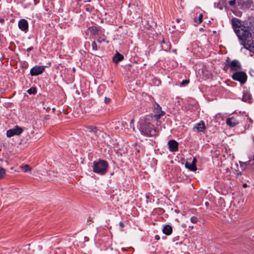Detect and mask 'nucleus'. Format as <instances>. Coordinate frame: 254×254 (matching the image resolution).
<instances>
[{"label":"nucleus","mask_w":254,"mask_h":254,"mask_svg":"<svg viewBox=\"0 0 254 254\" xmlns=\"http://www.w3.org/2000/svg\"><path fill=\"white\" fill-rule=\"evenodd\" d=\"M235 3H236L235 0H232L229 1V5L231 6L235 5Z\"/></svg>","instance_id":"nucleus-30"},{"label":"nucleus","mask_w":254,"mask_h":254,"mask_svg":"<svg viewBox=\"0 0 254 254\" xmlns=\"http://www.w3.org/2000/svg\"><path fill=\"white\" fill-rule=\"evenodd\" d=\"M194 227L193 226H189V228H190L191 229H193Z\"/></svg>","instance_id":"nucleus-39"},{"label":"nucleus","mask_w":254,"mask_h":254,"mask_svg":"<svg viewBox=\"0 0 254 254\" xmlns=\"http://www.w3.org/2000/svg\"><path fill=\"white\" fill-rule=\"evenodd\" d=\"M23 131L22 127L16 126L11 129H8L6 132V135L8 137H12L14 135H19Z\"/></svg>","instance_id":"nucleus-5"},{"label":"nucleus","mask_w":254,"mask_h":254,"mask_svg":"<svg viewBox=\"0 0 254 254\" xmlns=\"http://www.w3.org/2000/svg\"><path fill=\"white\" fill-rule=\"evenodd\" d=\"M89 30L91 34L94 35H98L99 33V28L95 26H92L89 28Z\"/></svg>","instance_id":"nucleus-18"},{"label":"nucleus","mask_w":254,"mask_h":254,"mask_svg":"<svg viewBox=\"0 0 254 254\" xmlns=\"http://www.w3.org/2000/svg\"><path fill=\"white\" fill-rule=\"evenodd\" d=\"M27 92L29 94H35L36 92V89L35 88H31L30 89H29L28 90H27Z\"/></svg>","instance_id":"nucleus-23"},{"label":"nucleus","mask_w":254,"mask_h":254,"mask_svg":"<svg viewBox=\"0 0 254 254\" xmlns=\"http://www.w3.org/2000/svg\"><path fill=\"white\" fill-rule=\"evenodd\" d=\"M243 186L244 188H246L247 187V184H244L243 185Z\"/></svg>","instance_id":"nucleus-38"},{"label":"nucleus","mask_w":254,"mask_h":254,"mask_svg":"<svg viewBox=\"0 0 254 254\" xmlns=\"http://www.w3.org/2000/svg\"><path fill=\"white\" fill-rule=\"evenodd\" d=\"M162 231L165 235H170L172 233V228L171 226L166 225L163 227Z\"/></svg>","instance_id":"nucleus-16"},{"label":"nucleus","mask_w":254,"mask_h":254,"mask_svg":"<svg viewBox=\"0 0 254 254\" xmlns=\"http://www.w3.org/2000/svg\"><path fill=\"white\" fill-rule=\"evenodd\" d=\"M154 117L156 120L160 119L165 115V112L162 111L161 107L159 104H157L154 108Z\"/></svg>","instance_id":"nucleus-7"},{"label":"nucleus","mask_w":254,"mask_h":254,"mask_svg":"<svg viewBox=\"0 0 254 254\" xmlns=\"http://www.w3.org/2000/svg\"><path fill=\"white\" fill-rule=\"evenodd\" d=\"M253 141H254V138H253Z\"/></svg>","instance_id":"nucleus-50"},{"label":"nucleus","mask_w":254,"mask_h":254,"mask_svg":"<svg viewBox=\"0 0 254 254\" xmlns=\"http://www.w3.org/2000/svg\"><path fill=\"white\" fill-rule=\"evenodd\" d=\"M105 41V39L104 38H101V37H99V38H98L97 39V42L101 43L103 42H104Z\"/></svg>","instance_id":"nucleus-32"},{"label":"nucleus","mask_w":254,"mask_h":254,"mask_svg":"<svg viewBox=\"0 0 254 254\" xmlns=\"http://www.w3.org/2000/svg\"><path fill=\"white\" fill-rule=\"evenodd\" d=\"M196 158H194L193 159V160H192V161L191 162V163H194V164H196Z\"/></svg>","instance_id":"nucleus-35"},{"label":"nucleus","mask_w":254,"mask_h":254,"mask_svg":"<svg viewBox=\"0 0 254 254\" xmlns=\"http://www.w3.org/2000/svg\"><path fill=\"white\" fill-rule=\"evenodd\" d=\"M231 77L233 80L239 81L241 85L244 84L247 80V74L242 71H235Z\"/></svg>","instance_id":"nucleus-4"},{"label":"nucleus","mask_w":254,"mask_h":254,"mask_svg":"<svg viewBox=\"0 0 254 254\" xmlns=\"http://www.w3.org/2000/svg\"><path fill=\"white\" fill-rule=\"evenodd\" d=\"M169 150L171 152H176L178 150V143L175 140H170L168 142Z\"/></svg>","instance_id":"nucleus-9"},{"label":"nucleus","mask_w":254,"mask_h":254,"mask_svg":"<svg viewBox=\"0 0 254 254\" xmlns=\"http://www.w3.org/2000/svg\"><path fill=\"white\" fill-rule=\"evenodd\" d=\"M155 239L156 240H159V239H160V237H159L158 235H156V236H155Z\"/></svg>","instance_id":"nucleus-36"},{"label":"nucleus","mask_w":254,"mask_h":254,"mask_svg":"<svg viewBox=\"0 0 254 254\" xmlns=\"http://www.w3.org/2000/svg\"><path fill=\"white\" fill-rule=\"evenodd\" d=\"M5 175V170L0 167V179L2 178Z\"/></svg>","instance_id":"nucleus-22"},{"label":"nucleus","mask_w":254,"mask_h":254,"mask_svg":"<svg viewBox=\"0 0 254 254\" xmlns=\"http://www.w3.org/2000/svg\"><path fill=\"white\" fill-rule=\"evenodd\" d=\"M208 204V202H205V205H207Z\"/></svg>","instance_id":"nucleus-42"},{"label":"nucleus","mask_w":254,"mask_h":254,"mask_svg":"<svg viewBox=\"0 0 254 254\" xmlns=\"http://www.w3.org/2000/svg\"><path fill=\"white\" fill-rule=\"evenodd\" d=\"M18 27L22 31H25L28 29V24L26 20L22 19L18 22Z\"/></svg>","instance_id":"nucleus-11"},{"label":"nucleus","mask_w":254,"mask_h":254,"mask_svg":"<svg viewBox=\"0 0 254 254\" xmlns=\"http://www.w3.org/2000/svg\"><path fill=\"white\" fill-rule=\"evenodd\" d=\"M119 225L121 227L123 228L125 226V225L123 222H120L119 223Z\"/></svg>","instance_id":"nucleus-34"},{"label":"nucleus","mask_w":254,"mask_h":254,"mask_svg":"<svg viewBox=\"0 0 254 254\" xmlns=\"http://www.w3.org/2000/svg\"><path fill=\"white\" fill-rule=\"evenodd\" d=\"M252 161H253V160H250V161H249V164H251V163Z\"/></svg>","instance_id":"nucleus-41"},{"label":"nucleus","mask_w":254,"mask_h":254,"mask_svg":"<svg viewBox=\"0 0 254 254\" xmlns=\"http://www.w3.org/2000/svg\"><path fill=\"white\" fill-rule=\"evenodd\" d=\"M124 124H125V123H122V126H123L124 127H125V125H124Z\"/></svg>","instance_id":"nucleus-43"},{"label":"nucleus","mask_w":254,"mask_h":254,"mask_svg":"<svg viewBox=\"0 0 254 254\" xmlns=\"http://www.w3.org/2000/svg\"><path fill=\"white\" fill-rule=\"evenodd\" d=\"M189 83V80H187V79H186V80H183L181 83V86H186L187 85L188 83Z\"/></svg>","instance_id":"nucleus-27"},{"label":"nucleus","mask_w":254,"mask_h":254,"mask_svg":"<svg viewBox=\"0 0 254 254\" xmlns=\"http://www.w3.org/2000/svg\"><path fill=\"white\" fill-rule=\"evenodd\" d=\"M193 129L197 132H203L205 129V126L203 121H201L199 123L195 124L193 127Z\"/></svg>","instance_id":"nucleus-10"},{"label":"nucleus","mask_w":254,"mask_h":254,"mask_svg":"<svg viewBox=\"0 0 254 254\" xmlns=\"http://www.w3.org/2000/svg\"><path fill=\"white\" fill-rule=\"evenodd\" d=\"M124 59V56L120 54L119 52H117L115 56L113 57V61L115 63H118L119 62L122 61Z\"/></svg>","instance_id":"nucleus-15"},{"label":"nucleus","mask_w":254,"mask_h":254,"mask_svg":"<svg viewBox=\"0 0 254 254\" xmlns=\"http://www.w3.org/2000/svg\"><path fill=\"white\" fill-rule=\"evenodd\" d=\"M226 124L228 126L233 127L239 124V121L234 117H232L226 120Z\"/></svg>","instance_id":"nucleus-13"},{"label":"nucleus","mask_w":254,"mask_h":254,"mask_svg":"<svg viewBox=\"0 0 254 254\" xmlns=\"http://www.w3.org/2000/svg\"><path fill=\"white\" fill-rule=\"evenodd\" d=\"M197 221H198V219L195 216H192L190 218V221L191 223H192L193 224L196 223Z\"/></svg>","instance_id":"nucleus-26"},{"label":"nucleus","mask_w":254,"mask_h":254,"mask_svg":"<svg viewBox=\"0 0 254 254\" xmlns=\"http://www.w3.org/2000/svg\"><path fill=\"white\" fill-rule=\"evenodd\" d=\"M21 169L23 170L24 172H28L31 171V168L28 166V165H25L24 166H22L21 167Z\"/></svg>","instance_id":"nucleus-20"},{"label":"nucleus","mask_w":254,"mask_h":254,"mask_svg":"<svg viewBox=\"0 0 254 254\" xmlns=\"http://www.w3.org/2000/svg\"><path fill=\"white\" fill-rule=\"evenodd\" d=\"M55 108H53V111H55Z\"/></svg>","instance_id":"nucleus-47"},{"label":"nucleus","mask_w":254,"mask_h":254,"mask_svg":"<svg viewBox=\"0 0 254 254\" xmlns=\"http://www.w3.org/2000/svg\"><path fill=\"white\" fill-rule=\"evenodd\" d=\"M241 175V173L240 172L239 173H238V174H237V175Z\"/></svg>","instance_id":"nucleus-44"},{"label":"nucleus","mask_w":254,"mask_h":254,"mask_svg":"<svg viewBox=\"0 0 254 254\" xmlns=\"http://www.w3.org/2000/svg\"><path fill=\"white\" fill-rule=\"evenodd\" d=\"M133 124H134V120L132 119L131 120V121L130 122V127H133ZM133 129L134 130V127H133Z\"/></svg>","instance_id":"nucleus-33"},{"label":"nucleus","mask_w":254,"mask_h":254,"mask_svg":"<svg viewBox=\"0 0 254 254\" xmlns=\"http://www.w3.org/2000/svg\"><path fill=\"white\" fill-rule=\"evenodd\" d=\"M202 18H203V15L202 14H199L198 16V18L197 19H196L195 18H194V20L195 22L199 24L202 22Z\"/></svg>","instance_id":"nucleus-21"},{"label":"nucleus","mask_w":254,"mask_h":254,"mask_svg":"<svg viewBox=\"0 0 254 254\" xmlns=\"http://www.w3.org/2000/svg\"><path fill=\"white\" fill-rule=\"evenodd\" d=\"M86 127L89 131L94 133L96 136H98L99 134L101 133V131L98 130L97 127L95 126H87Z\"/></svg>","instance_id":"nucleus-14"},{"label":"nucleus","mask_w":254,"mask_h":254,"mask_svg":"<svg viewBox=\"0 0 254 254\" xmlns=\"http://www.w3.org/2000/svg\"><path fill=\"white\" fill-rule=\"evenodd\" d=\"M185 166L187 168L191 171H195L196 170V164H194V163H189L187 162L185 164Z\"/></svg>","instance_id":"nucleus-17"},{"label":"nucleus","mask_w":254,"mask_h":254,"mask_svg":"<svg viewBox=\"0 0 254 254\" xmlns=\"http://www.w3.org/2000/svg\"><path fill=\"white\" fill-rule=\"evenodd\" d=\"M91 46H92V49L94 51L97 50V49H98L97 45L95 41H93L92 42Z\"/></svg>","instance_id":"nucleus-25"},{"label":"nucleus","mask_w":254,"mask_h":254,"mask_svg":"<svg viewBox=\"0 0 254 254\" xmlns=\"http://www.w3.org/2000/svg\"><path fill=\"white\" fill-rule=\"evenodd\" d=\"M104 101L106 104H109L111 102V100L109 98L105 97Z\"/></svg>","instance_id":"nucleus-29"},{"label":"nucleus","mask_w":254,"mask_h":254,"mask_svg":"<svg viewBox=\"0 0 254 254\" xmlns=\"http://www.w3.org/2000/svg\"><path fill=\"white\" fill-rule=\"evenodd\" d=\"M115 127V129H119V127H118V126H115V127Z\"/></svg>","instance_id":"nucleus-40"},{"label":"nucleus","mask_w":254,"mask_h":254,"mask_svg":"<svg viewBox=\"0 0 254 254\" xmlns=\"http://www.w3.org/2000/svg\"><path fill=\"white\" fill-rule=\"evenodd\" d=\"M77 1H81V0H77Z\"/></svg>","instance_id":"nucleus-49"},{"label":"nucleus","mask_w":254,"mask_h":254,"mask_svg":"<svg viewBox=\"0 0 254 254\" xmlns=\"http://www.w3.org/2000/svg\"><path fill=\"white\" fill-rule=\"evenodd\" d=\"M117 124L120 125V123L119 122H118Z\"/></svg>","instance_id":"nucleus-48"},{"label":"nucleus","mask_w":254,"mask_h":254,"mask_svg":"<svg viewBox=\"0 0 254 254\" xmlns=\"http://www.w3.org/2000/svg\"><path fill=\"white\" fill-rule=\"evenodd\" d=\"M229 68H230V66L229 65V63H228L226 64L224 66L223 69L224 70L226 71Z\"/></svg>","instance_id":"nucleus-28"},{"label":"nucleus","mask_w":254,"mask_h":254,"mask_svg":"<svg viewBox=\"0 0 254 254\" xmlns=\"http://www.w3.org/2000/svg\"><path fill=\"white\" fill-rule=\"evenodd\" d=\"M92 168L94 173L102 175L107 172L108 164L106 161L99 159L98 161L93 162Z\"/></svg>","instance_id":"nucleus-3"},{"label":"nucleus","mask_w":254,"mask_h":254,"mask_svg":"<svg viewBox=\"0 0 254 254\" xmlns=\"http://www.w3.org/2000/svg\"><path fill=\"white\" fill-rule=\"evenodd\" d=\"M171 46L169 41H168L166 43V44H164L163 45H161V49L165 51H169L171 49Z\"/></svg>","instance_id":"nucleus-19"},{"label":"nucleus","mask_w":254,"mask_h":254,"mask_svg":"<svg viewBox=\"0 0 254 254\" xmlns=\"http://www.w3.org/2000/svg\"><path fill=\"white\" fill-rule=\"evenodd\" d=\"M168 40H165L164 38L159 42V43L160 44L161 46L163 45L164 44H166V42H167Z\"/></svg>","instance_id":"nucleus-31"},{"label":"nucleus","mask_w":254,"mask_h":254,"mask_svg":"<svg viewBox=\"0 0 254 254\" xmlns=\"http://www.w3.org/2000/svg\"><path fill=\"white\" fill-rule=\"evenodd\" d=\"M230 69L232 71H238L242 69V66L240 62L237 60H234L229 63Z\"/></svg>","instance_id":"nucleus-6"},{"label":"nucleus","mask_w":254,"mask_h":254,"mask_svg":"<svg viewBox=\"0 0 254 254\" xmlns=\"http://www.w3.org/2000/svg\"><path fill=\"white\" fill-rule=\"evenodd\" d=\"M138 127L142 134L147 136H153L156 135V130L154 125L147 118L140 120Z\"/></svg>","instance_id":"nucleus-2"},{"label":"nucleus","mask_w":254,"mask_h":254,"mask_svg":"<svg viewBox=\"0 0 254 254\" xmlns=\"http://www.w3.org/2000/svg\"><path fill=\"white\" fill-rule=\"evenodd\" d=\"M180 21H181V20H180V19L177 18V19H176V22H177V24H179V23H180Z\"/></svg>","instance_id":"nucleus-37"},{"label":"nucleus","mask_w":254,"mask_h":254,"mask_svg":"<svg viewBox=\"0 0 254 254\" xmlns=\"http://www.w3.org/2000/svg\"><path fill=\"white\" fill-rule=\"evenodd\" d=\"M2 21H3V20H2V19H0V22H2Z\"/></svg>","instance_id":"nucleus-45"},{"label":"nucleus","mask_w":254,"mask_h":254,"mask_svg":"<svg viewBox=\"0 0 254 254\" xmlns=\"http://www.w3.org/2000/svg\"><path fill=\"white\" fill-rule=\"evenodd\" d=\"M171 27L173 29V31L175 30V29H176L177 30H179V29H181L182 28V27H181V25H173Z\"/></svg>","instance_id":"nucleus-24"},{"label":"nucleus","mask_w":254,"mask_h":254,"mask_svg":"<svg viewBox=\"0 0 254 254\" xmlns=\"http://www.w3.org/2000/svg\"><path fill=\"white\" fill-rule=\"evenodd\" d=\"M229 59V58H228L227 60H226L227 62L228 61V60Z\"/></svg>","instance_id":"nucleus-46"},{"label":"nucleus","mask_w":254,"mask_h":254,"mask_svg":"<svg viewBox=\"0 0 254 254\" xmlns=\"http://www.w3.org/2000/svg\"><path fill=\"white\" fill-rule=\"evenodd\" d=\"M44 70L43 66H35L30 70V74L32 76L37 75L43 72Z\"/></svg>","instance_id":"nucleus-8"},{"label":"nucleus","mask_w":254,"mask_h":254,"mask_svg":"<svg viewBox=\"0 0 254 254\" xmlns=\"http://www.w3.org/2000/svg\"><path fill=\"white\" fill-rule=\"evenodd\" d=\"M242 100L245 102H248V103L252 102L253 99L252 95L248 91L246 90L244 91Z\"/></svg>","instance_id":"nucleus-12"},{"label":"nucleus","mask_w":254,"mask_h":254,"mask_svg":"<svg viewBox=\"0 0 254 254\" xmlns=\"http://www.w3.org/2000/svg\"><path fill=\"white\" fill-rule=\"evenodd\" d=\"M233 28L238 36L240 44L244 48L254 53V40L251 33V28L245 26L239 19L234 18L232 19Z\"/></svg>","instance_id":"nucleus-1"}]
</instances>
